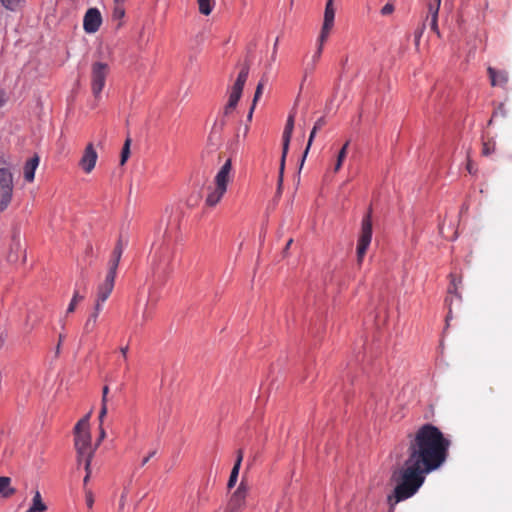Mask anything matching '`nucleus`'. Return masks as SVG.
<instances>
[{
    "label": "nucleus",
    "instance_id": "4c0bfd02",
    "mask_svg": "<svg viewBox=\"0 0 512 512\" xmlns=\"http://www.w3.org/2000/svg\"><path fill=\"white\" fill-rule=\"evenodd\" d=\"M243 450L242 449H238L237 450V457H236V461L234 463V466H237V467H241V463H242V460H243Z\"/></svg>",
    "mask_w": 512,
    "mask_h": 512
},
{
    "label": "nucleus",
    "instance_id": "c756f323",
    "mask_svg": "<svg viewBox=\"0 0 512 512\" xmlns=\"http://www.w3.org/2000/svg\"><path fill=\"white\" fill-rule=\"evenodd\" d=\"M495 149H496V144L494 141L484 142L483 146H482V155L489 156L495 152Z\"/></svg>",
    "mask_w": 512,
    "mask_h": 512
},
{
    "label": "nucleus",
    "instance_id": "5701e85b",
    "mask_svg": "<svg viewBox=\"0 0 512 512\" xmlns=\"http://www.w3.org/2000/svg\"><path fill=\"white\" fill-rule=\"evenodd\" d=\"M30 508L34 512H44L47 509V506L43 503L41 494L38 490H36L34 493L32 505Z\"/></svg>",
    "mask_w": 512,
    "mask_h": 512
},
{
    "label": "nucleus",
    "instance_id": "412c9836",
    "mask_svg": "<svg viewBox=\"0 0 512 512\" xmlns=\"http://www.w3.org/2000/svg\"><path fill=\"white\" fill-rule=\"evenodd\" d=\"M15 493V489L11 486V478L0 476V496L9 498Z\"/></svg>",
    "mask_w": 512,
    "mask_h": 512
},
{
    "label": "nucleus",
    "instance_id": "49530a36",
    "mask_svg": "<svg viewBox=\"0 0 512 512\" xmlns=\"http://www.w3.org/2000/svg\"><path fill=\"white\" fill-rule=\"evenodd\" d=\"M466 169L470 174H474L476 172V170L474 169L473 163L470 159H468Z\"/></svg>",
    "mask_w": 512,
    "mask_h": 512
},
{
    "label": "nucleus",
    "instance_id": "c9c22d12",
    "mask_svg": "<svg viewBox=\"0 0 512 512\" xmlns=\"http://www.w3.org/2000/svg\"><path fill=\"white\" fill-rule=\"evenodd\" d=\"M393 11H394V6H393V4H391V3H387V4H385V5L382 7V9H381V14H382L383 16H388V15L392 14V13H393Z\"/></svg>",
    "mask_w": 512,
    "mask_h": 512
},
{
    "label": "nucleus",
    "instance_id": "20e7f679",
    "mask_svg": "<svg viewBox=\"0 0 512 512\" xmlns=\"http://www.w3.org/2000/svg\"><path fill=\"white\" fill-rule=\"evenodd\" d=\"M372 240V209L369 208L361 222V231L357 243V262L362 264Z\"/></svg>",
    "mask_w": 512,
    "mask_h": 512
},
{
    "label": "nucleus",
    "instance_id": "3c124183",
    "mask_svg": "<svg viewBox=\"0 0 512 512\" xmlns=\"http://www.w3.org/2000/svg\"><path fill=\"white\" fill-rule=\"evenodd\" d=\"M214 137H215V134H214V132H212V133L210 134V136H209V141H210L211 143L213 142Z\"/></svg>",
    "mask_w": 512,
    "mask_h": 512
},
{
    "label": "nucleus",
    "instance_id": "2f4dec72",
    "mask_svg": "<svg viewBox=\"0 0 512 512\" xmlns=\"http://www.w3.org/2000/svg\"><path fill=\"white\" fill-rule=\"evenodd\" d=\"M122 360L125 363V372L129 371V364L127 363L128 360V351H129V345L123 346L119 348Z\"/></svg>",
    "mask_w": 512,
    "mask_h": 512
},
{
    "label": "nucleus",
    "instance_id": "8fccbe9b",
    "mask_svg": "<svg viewBox=\"0 0 512 512\" xmlns=\"http://www.w3.org/2000/svg\"><path fill=\"white\" fill-rule=\"evenodd\" d=\"M293 240L292 239H289L286 246H285V250L289 249V247L291 246Z\"/></svg>",
    "mask_w": 512,
    "mask_h": 512
},
{
    "label": "nucleus",
    "instance_id": "4be33fe9",
    "mask_svg": "<svg viewBox=\"0 0 512 512\" xmlns=\"http://www.w3.org/2000/svg\"><path fill=\"white\" fill-rule=\"evenodd\" d=\"M109 392V387L104 386L102 389V400H101V409L99 412V421L102 423L104 422V418L107 415L108 409H107V396Z\"/></svg>",
    "mask_w": 512,
    "mask_h": 512
},
{
    "label": "nucleus",
    "instance_id": "f257e3e1",
    "mask_svg": "<svg viewBox=\"0 0 512 512\" xmlns=\"http://www.w3.org/2000/svg\"><path fill=\"white\" fill-rule=\"evenodd\" d=\"M407 458L392 472L394 490L387 496L389 512L399 502L414 496L426 475L439 469L447 460L451 441L436 426L426 423L407 435Z\"/></svg>",
    "mask_w": 512,
    "mask_h": 512
},
{
    "label": "nucleus",
    "instance_id": "2eb2a0df",
    "mask_svg": "<svg viewBox=\"0 0 512 512\" xmlns=\"http://www.w3.org/2000/svg\"><path fill=\"white\" fill-rule=\"evenodd\" d=\"M441 0H428L427 3V20H429L430 28L433 32H435L438 36L440 35L438 28V12L440 8Z\"/></svg>",
    "mask_w": 512,
    "mask_h": 512
},
{
    "label": "nucleus",
    "instance_id": "de8ad7c7",
    "mask_svg": "<svg viewBox=\"0 0 512 512\" xmlns=\"http://www.w3.org/2000/svg\"><path fill=\"white\" fill-rule=\"evenodd\" d=\"M255 106H256V105H254V103H252V106H251V108H250V110H249V113H248V116H247V118H248V120H249V121H251V119H252V115H253V112H254Z\"/></svg>",
    "mask_w": 512,
    "mask_h": 512
},
{
    "label": "nucleus",
    "instance_id": "b1692460",
    "mask_svg": "<svg viewBox=\"0 0 512 512\" xmlns=\"http://www.w3.org/2000/svg\"><path fill=\"white\" fill-rule=\"evenodd\" d=\"M199 6V12L205 16L211 14L215 5V0H197Z\"/></svg>",
    "mask_w": 512,
    "mask_h": 512
},
{
    "label": "nucleus",
    "instance_id": "7ed1b4c3",
    "mask_svg": "<svg viewBox=\"0 0 512 512\" xmlns=\"http://www.w3.org/2000/svg\"><path fill=\"white\" fill-rule=\"evenodd\" d=\"M232 163L227 159L223 166L220 168L214 179V187H209V193L206 196L205 203L209 207L216 206L227 191V186L230 181V172Z\"/></svg>",
    "mask_w": 512,
    "mask_h": 512
},
{
    "label": "nucleus",
    "instance_id": "9d476101",
    "mask_svg": "<svg viewBox=\"0 0 512 512\" xmlns=\"http://www.w3.org/2000/svg\"><path fill=\"white\" fill-rule=\"evenodd\" d=\"M334 18L335 9L333 7V0H327L324 12V22L318 39V41H320L321 43H324L327 40L330 31L334 25Z\"/></svg>",
    "mask_w": 512,
    "mask_h": 512
},
{
    "label": "nucleus",
    "instance_id": "7c9ffc66",
    "mask_svg": "<svg viewBox=\"0 0 512 512\" xmlns=\"http://www.w3.org/2000/svg\"><path fill=\"white\" fill-rule=\"evenodd\" d=\"M239 470H240V467L233 466L232 471L230 473L228 483H227V486L229 489H231L232 487L235 486L237 479H238Z\"/></svg>",
    "mask_w": 512,
    "mask_h": 512
},
{
    "label": "nucleus",
    "instance_id": "1a4fd4ad",
    "mask_svg": "<svg viewBox=\"0 0 512 512\" xmlns=\"http://www.w3.org/2000/svg\"><path fill=\"white\" fill-rule=\"evenodd\" d=\"M102 24V16L97 8H89L83 18V29L88 34L96 33Z\"/></svg>",
    "mask_w": 512,
    "mask_h": 512
},
{
    "label": "nucleus",
    "instance_id": "cd10ccee",
    "mask_svg": "<svg viewBox=\"0 0 512 512\" xmlns=\"http://www.w3.org/2000/svg\"><path fill=\"white\" fill-rule=\"evenodd\" d=\"M131 139L127 138L121 151L120 165H124L130 156Z\"/></svg>",
    "mask_w": 512,
    "mask_h": 512
},
{
    "label": "nucleus",
    "instance_id": "dca6fc26",
    "mask_svg": "<svg viewBox=\"0 0 512 512\" xmlns=\"http://www.w3.org/2000/svg\"><path fill=\"white\" fill-rule=\"evenodd\" d=\"M124 246L121 239H119L116 243V246L112 252L111 258L108 263V272L107 274L116 276L117 268L123 254Z\"/></svg>",
    "mask_w": 512,
    "mask_h": 512
},
{
    "label": "nucleus",
    "instance_id": "f03ea898",
    "mask_svg": "<svg viewBox=\"0 0 512 512\" xmlns=\"http://www.w3.org/2000/svg\"><path fill=\"white\" fill-rule=\"evenodd\" d=\"M74 445L77 452L78 464H91V460L94 456L96 446H92L91 434L89 431V415L80 419L74 427Z\"/></svg>",
    "mask_w": 512,
    "mask_h": 512
},
{
    "label": "nucleus",
    "instance_id": "a878e982",
    "mask_svg": "<svg viewBox=\"0 0 512 512\" xmlns=\"http://www.w3.org/2000/svg\"><path fill=\"white\" fill-rule=\"evenodd\" d=\"M349 143H350L349 140L346 141V143L343 145V147L341 148V150L338 153L337 161H336V164H335V167H334V171L335 172H338L341 169V167H342L343 161H344V159L346 158V155H347V149H348Z\"/></svg>",
    "mask_w": 512,
    "mask_h": 512
},
{
    "label": "nucleus",
    "instance_id": "4468645a",
    "mask_svg": "<svg viewBox=\"0 0 512 512\" xmlns=\"http://www.w3.org/2000/svg\"><path fill=\"white\" fill-rule=\"evenodd\" d=\"M115 278L116 276L114 275L106 274L105 280L97 288V298L95 303L102 306L109 298L115 285Z\"/></svg>",
    "mask_w": 512,
    "mask_h": 512
},
{
    "label": "nucleus",
    "instance_id": "58836bf2",
    "mask_svg": "<svg viewBox=\"0 0 512 512\" xmlns=\"http://www.w3.org/2000/svg\"><path fill=\"white\" fill-rule=\"evenodd\" d=\"M326 120L325 117H320L314 124L313 128L316 130H320L323 126H325Z\"/></svg>",
    "mask_w": 512,
    "mask_h": 512
},
{
    "label": "nucleus",
    "instance_id": "a211bd4d",
    "mask_svg": "<svg viewBox=\"0 0 512 512\" xmlns=\"http://www.w3.org/2000/svg\"><path fill=\"white\" fill-rule=\"evenodd\" d=\"M23 253L19 233H15L12 237L10 244V251L7 255V260L10 263H16L19 260L20 254Z\"/></svg>",
    "mask_w": 512,
    "mask_h": 512
},
{
    "label": "nucleus",
    "instance_id": "423d86ee",
    "mask_svg": "<svg viewBox=\"0 0 512 512\" xmlns=\"http://www.w3.org/2000/svg\"><path fill=\"white\" fill-rule=\"evenodd\" d=\"M13 175L7 168H0V212L5 211L12 201Z\"/></svg>",
    "mask_w": 512,
    "mask_h": 512
},
{
    "label": "nucleus",
    "instance_id": "f8f14e48",
    "mask_svg": "<svg viewBox=\"0 0 512 512\" xmlns=\"http://www.w3.org/2000/svg\"><path fill=\"white\" fill-rule=\"evenodd\" d=\"M108 75L107 66H94L92 71V92L97 98L102 92L106 77Z\"/></svg>",
    "mask_w": 512,
    "mask_h": 512
},
{
    "label": "nucleus",
    "instance_id": "bb28decb",
    "mask_svg": "<svg viewBox=\"0 0 512 512\" xmlns=\"http://www.w3.org/2000/svg\"><path fill=\"white\" fill-rule=\"evenodd\" d=\"M84 299L83 295H80L78 290H75L73 297L68 305V308L66 310V314L73 313L76 309L77 304Z\"/></svg>",
    "mask_w": 512,
    "mask_h": 512
},
{
    "label": "nucleus",
    "instance_id": "c03bdc74",
    "mask_svg": "<svg viewBox=\"0 0 512 512\" xmlns=\"http://www.w3.org/2000/svg\"><path fill=\"white\" fill-rule=\"evenodd\" d=\"M498 114H501L502 116H505L506 111L504 104H500L496 111H494L493 116H497Z\"/></svg>",
    "mask_w": 512,
    "mask_h": 512
},
{
    "label": "nucleus",
    "instance_id": "72a5a7b5",
    "mask_svg": "<svg viewBox=\"0 0 512 512\" xmlns=\"http://www.w3.org/2000/svg\"><path fill=\"white\" fill-rule=\"evenodd\" d=\"M263 89H264V81L261 80L257 87H256V91H255V94H254V98H253V103L254 105H256L257 101L259 100V98L261 97L262 95V92H263Z\"/></svg>",
    "mask_w": 512,
    "mask_h": 512
},
{
    "label": "nucleus",
    "instance_id": "79ce46f5",
    "mask_svg": "<svg viewBox=\"0 0 512 512\" xmlns=\"http://www.w3.org/2000/svg\"><path fill=\"white\" fill-rule=\"evenodd\" d=\"M155 454L156 450L151 451L146 457L142 459L141 466H145Z\"/></svg>",
    "mask_w": 512,
    "mask_h": 512
},
{
    "label": "nucleus",
    "instance_id": "37998d69",
    "mask_svg": "<svg viewBox=\"0 0 512 512\" xmlns=\"http://www.w3.org/2000/svg\"><path fill=\"white\" fill-rule=\"evenodd\" d=\"M424 31V24L415 31V41L418 43Z\"/></svg>",
    "mask_w": 512,
    "mask_h": 512
},
{
    "label": "nucleus",
    "instance_id": "ea45409f",
    "mask_svg": "<svg viewBox=\"0 0 512 512\" xmlns=\"http://www.w3.org/2000/svg\"><path fill=\"white\" fill-rule=\"evenodd\" d=\"M8 100V96L6 92L2 89H0V107H3Z\"/></svg>",
    "mask_w": 512,
    "mask_h": 512
},
{
    "label": "nucleus",
    "instance_id": "9b49d317",
    "mask_svg": "<svg viewBox=\"0 0 512 512\" xmlns=\"http://www.w3.org/2000/svg\"><path fill=\"white\" fill-rule=\"evenodd\" d=\"M97 159L98 154L94 145L92 143H88L79 161V166L86 174H90L95 168Z\"/></svg>",
    "mask_w": 512,
    "mask_h": 512
},
{
    "label": "nucleus",
    "instance_id": "39448f33",
    "mask_svg": "<svg viewBox=\"0 0 512 512\" xmlns=\"http://www.w3.org/2000/svg\"><path fill=\"white\" fill-rule=\"evenodd\" d=\"M248 74L249 70L247 68L242 69L238 74L236 81L230 89L228 102L223 109L224 116H229L236 108L238 101L241 98L243 87L247 81Z\"/></svg>",
    "mask_w": 512,
    "mask_h": 512
},
{
    "label": "nucleus",
    "instance_id": "c85d7f7f",
    "mask_svg": "<svg viewBox=\"0 0 512 512\" xmlns=\"http://www.w3.org/2000/svg\"><path fill=\"white\" fill-rule=\"evenodd\" d=\"M2 5L11 11H15L22 6L24 0H1Z\"/></svg>",
    "mask_w": 512,
    "mask_h": 512
},
{
    "label": "nucleus",
    "instance_id": "09e8293b",
    "mask_svg": "<svg viewBox=\"0 0 512 512\" xmlns=\"http://www.w3.org/2000/svg\"><path fill=\"white\" fill-rule=\"evenodd\" d=\"M124 504H125V495L122 494L121 498H120V507L122 508L124 506Z\"/></svg>",
    "mask_w": 512,
    "mask_h": 512
},
{
    "label": "nucleus",
    "instance_id": "ddd939ff",
    "mask_svg": "<svg viewBox=\"0 0 512 512\" xmlns=\"http://www.w3.org/2000/svg\"><path fill=\"white\" fill-rule=\"evenodd\" d=\"M450 277V284L448 286V296L445 299L446 304L448 305V314L446 317V322L448 323L449 320L452 318V309H451V302H452V296H456L458 299H461V295L458 293V287L462 282V278L460 276H457L454 273H451L449 275Z\"/></svg>",
    "mask_w": 512,
    "mask_h": 512
},
{
    "label": "nucleus",
    "instance_id": "603ef678",
    "mask_svg": "<svg viewBox=\"0 0 512 512\" xmlns=\"http://www.w3.org/2000/svg\"><path fill=\"white\" fill-rule=\"evenodd\" d=\"M277 43H278V38L275 40L274 47H276Z\"/></svg>",
    "mask_w": 512,
    "mask_h": 512
},
{
    "label": "nucleus",
    "instance_id": "a18cd8bd",
    "mask_svg": "<svg viewBox=\"0 0 512 512\" xmlns=\"http://www.w3.org/2000/svg\"><path fill=\"white\" fill-rule=\"evenodd\" d=\"M322 45H323V43H321V42L319 41V47H318L317 51L315 52V54H314V56H313V61H314V62H315V61H318V59H319V56H320L321 51H322Z\"/></svg>",
    "mask_w": 512,
    "mask_h": 512
},
{
    "label": "nucleus",
    "instance_id": "aec40b11",
    "mask_svg": "<svg viewBox=\"0 0 512 512\" xmlns=\"http://www.w3.org/2000/svg\"><path fill=\"white\" fill-rule=\"evenodd\" d=\"M101 310H102V306L95 303L93 313L88 317V319L85 322V325H84L85 333H90L95 329L96 324H97V318H98Z\"/></svg>",
    "mask_w": 512,
    "mask_h": 512
},
{
    "label": "nucleus",
    "instance_id": "393cba45",
    "mask_svg": "<svg viewBox=\"0 0 512 512\" xmlns=\"http://www.w3.org/2000/svg\"><path fill=\"white\" fill-rule=\"evenodd\" d=\"M125 1L126 0H114L112 13L114 19H122L125 16Z\"/></svg>",
    "mask_w": 512,
    "mask_h": 512
},
{
    "label": "nucleus",
    "instance_id": "6e6552de",
    "mask_svg": "<svg viewBox=\"0 0 512 512\" xmlns=\"http://www.w3.org/2000/svg\"><path fill=\"white\" fill-rule=\"evenodd\" d=\"M248 487L241 482L232 494L224 512H242L246 507Z\"/></svg>",
    "mask_w": 512,
    "mask_h": 512
},
{
    "label": "nucleus",
    "instance_id": "6ab92c4d",
    "mask_svg": "<svg viewBox=\"0 0 512 512\" xmlns=\"http://www.w3.org/2000/svg\"><path fill=\"white\" fill-rule=\"evenodd\" d=\"M39 156L34 155L32 158L26 161L24 165V178L27 182H32L35 177V171L39 165Z\"/></svg>",
    "mask_w": 512,
    "mask_h": 512
},
{
    "label": "nucleus",
    "instance_id": "f704fd0d",
    "mask_svg": "<svg viewBox=\"0 0 512 512\" xmlns=\"http://www.w3.org/2000/svg\"><path fill=\"white\" fill-rule=\"evenodd\" d=\"M85 502L88 509H92L94 504V495L91 490H85Z\"/></svg>",
    "mask_w": 512,
    "mask_h": 512
},
{
    "label": "nucleus",
    "instance_id": "e433bc0d",
    "mask_svg": "<svg viewBox=\"0 0 512 512\" xmlns=\"http://www.w3.org/2000/svg\"><path fill=\"white\" fill-rule=\"evenodd\" d=\"M105 437H106V432H105V429L103 428V422L101 423L99 421V437H98L97 443L95 445L96 448L101 443V441L104 440Z\"/></svg>",
    "mask_w": 512,
    "mask_h": 512
},
{
    "label": "nucleus",
    "instance_id": "0eeeda50",
    "mask_svg": "<svg viewBox=\"0 0 512 512\" xmlns=\"http://www.w3.org/2000/svg\"><path fill=\"white\" fill-rule=\"evenodd\" d=\"M293 129H294V114L291 113L288 116L284 131H283V135H282L283 147H282V156H281L280 171H279V184H281L282 180H283L285 160H286V156H287V153L289 150V144L291 141Z\"/></svg>",
    "mask_w": 512,
    "mask_h": 512
},
{
    "label": "nucleus",
    "instance_id": "a19ab883",
    "mask_svg": "<svg viewBox=\"0 0 512 512\" xmlns=\"http://www.w3.org/2000/svg\"><path fill=\"white\" fill-rule=\"evenodd\" d=\"M91 464L88 465V468L86 467V464H84V469L86 471V476L84 477V486H86V484L88 483L89 481V478H90V475H91V468H90Z\"/></svg>",
    "mask_w": 512,
    "mask_h": 512
},
{
    "label": "nucleus",
    "instance_id": "864d4df0",
    "mask_svg": "<svg viewBox=\"0 0 512 512\" xmlns=\"http://www.w3.org/2000/svg\"><path fill=\"white\" fill-rule=\"evenodd\" d=\"M26 512H34L31 508H29Z\"/></svg>",
    "mask_w": 512,
    "mask_h": 512
},
{
    "label": "nucleus",
    "instance_id": "f3484780",
    "mask_svg": "<svg viewBox=\"0 0 512 512\" xmlns=\"http://www.w3.org/2000/svg\"><path fill=\"white\" fill-rule=\"evenodd\" d=\"M488 74L492 86L504 87L508 82V74L504 69L489 66Z\"/></svg>",
    "mask_w": 512,
    "mask_h": 512
},
{
    "label": "nucleus",
    "instance_id": "473e14b6",
    "mask_svg": "<svg viewBox=\"0 0 512 512\" xmlns=\"http://www.w3.org/2000/svg\"><path fill=\"white\" fill-rule=\"evenodd\" d=\"M317 131L318 130H316L314 128H312V130H311V133H310L309 139H308V143H307V147H306V149L304 151V154H303L302 163L304 162V160H305V158H306V156H307V154L309 152V149H310V147L312 145V142H313V140L315 138V135H316Z\"/></svg>",
    "mask_w": 512,
    "mask_h": 512
}]
</instances>
